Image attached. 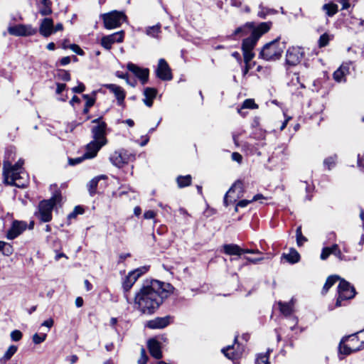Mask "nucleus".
I'll return each instance as SVG.
<instances>
[{"instance_id":"obj_1","label":"nucleus","mask_w":364,"mask_h":364,"mask_svg":"<svg viewBox=\"0 0 364 364\" xmlns=\"http://www.w3.org/2000/svg\"><path fill=\"white\" fill-rule=\"evenodd\" d=\"M174 289L169 283L152 279L146 281L135 292L131 304L134 309L143 314H154Z\"/></svg>"},{"instance_id":"obj_2","label":"nucleus","mask_w":364,"mask_h":364,"mask_svg":"<svg viewBox=\"0 0 364 364\" xmlns=\"http://www.w3.org/2000/svg\"><path fill=\"white\" fill-rule=\"evenodd\" d=\"M364 349V330L342 338L338 350L345 355Z\"/></svg>"},{"instance_id":"obj_3","label":"nucleus","mask_w":364,"mask_h":364,"mask_svg":"<svg viewBox=\"0 0 364 364\" xmlns=\"http://www.w3.org/2000/svg\"><path fill=\"white\" fill-rule=\"evenodd\" d=\"M3 176L4 183L10 186L24 188L28 183V176L24 171L9 170L8 164H4Z\"/></svg>"},{"instance_id":"obj_4","label":"nucleus","mask_w":364,"mask_h":364,"mask_svg":"<svg viewBox=\"0 0 364 364\" xmlns=\"http://www.w3.org/2000/svg\"><path fill=\"white\" fill-rule=\"evenodd\" d=\"M61 200V193L56 191L48 200H42L38 205V217L44 223L52 219V211L54 206Z\"/></svg>"},{"instance_id":"obj_5","label":"nucleus","mask_w":364,"mask_h":364,"mask_svg":"<svg viewBox=\"0 0 364 364\" xmlns=\"http://www.w3.org/2000/svg\"><path fill=\"white\" fill-rule=\"evenodd\" d=\"M284 48V43H280L279 38H276L263 46L259 57L265 60H275L281 57Z\"/></svg>"},{"instance_id":"obj_6","label":"nucleus","mask_w":364,"mask_h":364,"mask_svg":"<svg viewBox=\"0 0 364 364\" xmlns=\"http://www.w3.org/2000/svg\"><path fill=\"white\" fill-rule=\"evenodd\" d=\"M271 25L270 22H263L259 24L252 31L250 36L243 40L242 49L252 50L259 38L270 29Z\"/></svg>"},{"instance_id":"obj_7","label":"nucleus","mask_w":364,"mask_h":364,"mask_svg":"<svg viewBox=\"0 0 364 364\" xmlns=\"http://www.w3.org/2000/svg\"><path fill=\"white\" fill-rule=\"evenodd\" d=\"M147 271L146 267L137 268L131 271L124 279L122 282V289L124 291V298L128 304L132 303V300L129 298L127 292L130 291L133 285L137 279Z\"/></svg>"},{"instance_id":"obj_8","label":"nucleus","mask_w":364,"mask_h":364,"mask_svg":"<svg viewBox=\"0 0 364 364\" xmlns=\"http://www.w3.org/2000/svg\"><path fill=\"white\" fill-rule=\"evenodd\" d=\"M338 296L336 305V306H341L342 305V301L350 299L354 297L355 290L348 282L341 278L338 287Z\"/></svg>"},{"instance_id":"obj_9","label":"nucleus","mask_w":364,"mask_h":364,"mask_svg":"<svg viewBox=\"0 0 364 364\" xmlns=\"http://www.w3.org/2000/svg\"><path fill=\"white\" fill-rule=\"evenodd\" d=\"M92 122L95 124L91 128L92 140L105 145L107 143L106 138L107 124L101 118L93 119Z\"/></svg>"},{"instance_id":"obj_10","label":"nucleus","mask_w":364,"mask_h":364,"mask_svg":"<svg viewBox=\"0 0 364 364\" xmlns=\"http://www.w3.org/2000/svg\"><path fill=\"white\" fill-rule=\"evenodd\" d=\"M102 18L105 27L107 29H113L121 26L122 23L125 21L126 16L122 12L114 11L102 14Z\"/></svg>"},{"instance_id":"obj_11","label":"nucleus","mask_w":364,"mask_h":364,"mask_svg":"<svg viewBox=\"0 0 364 364\" xmlns=\"http://www.w3.org/2000/svg\"><path fill=\"white\" fill-rule=\"evenodd\" d=\"M243 183L242 181L237 180L226 193L223 200L224 205L228 206L230 203L236 202L237 199L243 196Z\"/></svg>"},{"instance_id":"obj_12","label":"nucleus","mask_w":364,"mask_h":364,"mask_svg":"<svg viewBox=\"0 0 364 364\" xmlns=\"http://www.w3.org/2000/svg\"><path fill=\"white\" fill-rule=\"evenodd\" d=\"M134 159L135 155L125 149L115 151L109 157L111 163L119 168L122 167L124 164L133 161Z\"/></svg>"},{"instance_id":"obj_13","label":"nucleus","mask_w":364,"mask_h":364,"mask_svg":"<svg viewBox=\"0 0 364 364\" xmlns=\"http://www.w3.org/2000/svg\"><path fill=\"white\" fill-rule=\"evenodd\" d=\"M304 56V52L301 47H291L286 53V64L289 66L298 65Z\"/></svg>"},{"instance_id":"obj_14","label":"nucleus","mask_w":364,"mask_h":364,"mask_svg":"<svg viewBox=\"0 0 364 364\" xmlns=\"http://www.w3.org/2000/svg\"><path fill=\"white\" fill-rule=\"evenodd\" d=\"M155 72L156 77L161 80L168 81L173 78L171 70L167 62L164 58L159 60L158 65Z\"/></svg>"},{"instance_id":"obj_15","label":"nucleus","mask_w":364,"mask_h":364,"mask_svg":"<svg viewBox=\"0 0 364 364\" xmlns=\"http://www.w3.org/2000/svg\"><path fill=\"white\" fill-rule=\"evenodd\" d=\"M9 33L16 36H32L36 33V29L31 26L19 24L17 26L9 27Z\"/></svg>"},{"instance_id":"obj_16","label":"nucleus","mask_w":364,"mask_h":364,"mask_svg":"<svg viewBox=\"0 0 364 364\" xmlns=\"http://www.w3.org/2000/svg\"><path fill=\"white\" fill-rule=\"evenodd\" d=\"M124 35V31H121L111 35L103 36L101 39V45L106 50H110L112 44L123 41Z\"/></svg>"},{"instance_id":"obj_17","label":"nucleus","mask_w":364,"mask_h":364,"mask_svg":"<svg viewBox=\"0 0 364 364\" xmlns=\"http://www.w3.org/2000/svg\"><path fill=\"white\" fill-rule=\"evenodd\" d=\"M127 69L141 80L142 85L148 82L149 75V70L148 68H141L132 63H129L127 64Z\"/></svg>"},{"instance_id":"obj_18","label":"nucleus","mask_w":364,"mask_h":364,"mask_svg":"<svg viewBox=\"0 0 364 364\" xmlns=\"http://www.w3.org/2000/svg\"><path fill=\"white\" fill-rule=\"evenodd\" d=\"M27 227L25 222L16 220L13 223L11 228L7 232V238L13 240L20 235Z\"/></svg>"},{"instance_id":"obj_19","label":"nucleus","mask_w":364,"mask_h":364,"mask_svg":"<svg viewBox=\"0 0 364 364\" xmlns=\"http://www.w3.org/2000/svg\"><path fill=\"white\" fill-rule=\"evenodd\" d=\"M104 146L105 144H102L97 141L92 140L86 146L85 152L84 153L85 157H87L88 159L95 157L98 151Z\"/></svg>"},{"instance_id":"obj_20","label":"nucleus","mask_w":364,"mask_h":364,"mask_svg":"<svg viewBox=\"0 0 364 364\" xmlns=\"http://www.w3.org/2000/svg\"><path fill=\"white\" fill-rule=\"evenodd\" d=\"M147 347L152 357L156 359L162 358L161 343L155 338H151L148 341Z\"/></svg>"},{"instance_id":"obj_21","label":"nucleus","mask_w":364,"mask_h":364,"mask_svg":"<svg viewBox=\"0 0 364 364\" xmlns=\"http://www.w3.org/2000/svg\"><path fill=\"white\" fill-rule=\"evenodd\" d=\"M39 33L44 37H48L53 33V21L50 18H45L42 20Z\"/></svg>"},{"instance_id":"obj_22","label":"nucleus","mask_w":364,"mask_h":364,"mask_svg":"<svg viewBox=\"0 0 364 364\" xmlns=\"http://www.w3.org/2000/svg\"><path fill=\"white\" fill-rule=\"evenodd\" d=\"M114 94L119 105H123L126 94L123 88L115 84H107L105 85Z\"/></svg>"},{"instance_id":"obj_23","label":"nucleus","mask_w":364,"mask_h":364,"mask_svg":"<svg viewBox=\"0 0 364 364\" xmlns=\"http://www.w3.org/2000/svg\"><path fill=\"white\" fill-rule=\"evenodd\" d=\"M171 317H157L147 323V327L151 329L164 328L170 323Z\"/></svg>"},{"instance_id":"obj_24","label":"nucleus","mask_w":364,"mask_h":364,"mask_svg":"<svg viewBox=\"0 0 364 364\" xmlns=\"http://www.w3.org/2000/svg\"><path fill=\"white\" fill-rule=\"evenodd\" d=\"M350 73L349 65L347 63L342 64L334 73L333 79L338 82H346V77Z\"/></svg>"},{"instance_id":"obj_25","label":"nucleus","mask_w":364,"mask_h":364,"mask_svg":"<svg viewBox=\"0 0 364 364\" xmlns=\"http://www.w3.org/2000/svg\"><path fill=\"white\" fill-rule=\"evenodd\" d=\"M157 95V90L152 87H146L144 90V99L143 100L144 103L149 107L153 105V100L156 98Z\"/></svg>"},{"instance_id":"obj_26","label":"nucleus","mask_w":364,"mask_h":364,"mask_svg":"<svg viewBox=\"0 0 364 364\" xmlns=\"http://www.w3.org/2000/svg\"><path fill=\"white\" fill-rule=\"evenodd\" d=\"M278 305L281 313L285 316H289L294 311V300L291 299L289 302L279 301Z\"/></svg>"},{"instance_id":"obj_27","label":"nucleus","mask_w":364,"mask_h":364,"mask_svg":"<svg viewBox=\"0 0 364 364\" xmlns=\"http://www.w3.org/2000/svg\"><path fill=\"white\" fill-rule=\"evenodd\" d=\"M223 252L226 255H241L243 252V249L237 245L235 244H228L224 245L223 247Z\"/></svg>"},{"instance_id":"obj_28","label":"nucleus","mask_w":364,"mask_h":364,"mask_svg":"<svg viewBox=\"0 0 364 364\" xmlns=\"http://www.w3.org/2000/svg\"><path fill=\"white\" fill-rule=\"evenodd\" d=\"M106 176L105 175H100L93 178L87 185V190L91 196H95L97 193V187L99 183V181L101 179H105Z\"/></svg>"},{"instance_id":"obj_29","label":"nucleus","mask_w":364,"mask_h":364,"mask_svg":"<svg viewBox=\"0 0 364 364\" xmlns=\"http://www.w3.org/2000/svg\"><path fill=\"white\" fill-rule=\"evenodd\" d=\"M254 26L252 23H247L245 25L238 27L233 33L234 36H245L247 35L250 32L252 33V31L254 29Z\"/></svg>"},{"instance_id":"obj_30","label":"nucleus","mask_w":364,"mask_h":364,"mask_svg":"<svg viewBox=\"0 0 364 364\" xmlns=\"http://www.w3.org/2000/svg\"><path fill=\"white\" fill-rule=\"evenodd\" d=\"M258 108L257 105L255 103L254 100L252 99H247L245 100L241 107L237 109L238 113L242 117L245 116V113L242 112L243 109H257Z\"/></svg>"},{"instance_id":"obj_31","label":"nucleus","mask_w":364,"mask_h":364,"mask_svg":"<svg viewBox=\"0 0 364 364\" xmlns=\"http://www.w3.org/2000/svg\"><path fill=\"white\" fill-rule=\"evenodd\" d=\"M18 350V347L14 345L10 346L2 358H0V362L1 363H5L8 360H9L12 356L16 353Z\"/></svg>"},{"instance_id":"obj_32","label":"nucleus","mask_w":364,"mask_h":364,"mask_svg":"<svg viewBox=\"0 0 364 364\" xmlns=\"http://www.w3.org/2000/svg\"><path fill=\"white\" fill-rule=\"evenodd\" d=\"M283 257L290 263L294 264L299 261L300 255L299 252L294 250L291 249L288 254H284Z\"/></svg>"},{"instance_id":"obj_33","label":"nucleus","mask_w":364,"mask_h":364,"mask_svg":"<svg viewBox=\"0 0 364 364\" xmlns=\"http://www.w3.org/2000/svg\"><path fill=\"white\" fill-rule=\"evenodd\" d=\"M192 177L191 175L179 176L176 178L178 186L180 188L188 186L191 183Z\"/></svg>"},{"instance_id":"obj_34","label":"nucleus","mask_w":364,"mask_h":364,"mask_svg":"<svg viewBox=\"0 0 364 364\" xmlns=\"http://www.w3.org/2000/svg\"><path fill=\"white\" fill-rule=\"evenodd\" d=\"M264 197L263 196V195L262 194H257L255 195L253 198L252 200H240L236 206H235V210L237 212V208L239 207L240 208H245L246 207L248 204H250V203H252V201H257V200H259L260 199H264Z\"/></svg>"},{"instance_id":"obj_35","label":"nucleus","mask_w":364,"mask_h":364,"mask_svg":"<svg viewBox=\"0 0 364 364\" xmlns=\"http://www.w3.org/2000/svg\"><path fill=\"white\" fill-rule=\"evenodd\" d=\"M322 9L328 16H333L338 12V5L333 3L326 4L323 6Z\"/></svg>"},{"instance_id":"obj_36","label":"nucleus","mask_w":364,"mask_h":364,"mask_svg":"<svg viewBox=\"0 0 364 364\" xmlns=\"http://www.w3.org/2000/svg\"><path fill=\"white\" fill-rule=\"evenodd\" d=\"M341 279L340 277L337 276V275H331V276H329L327 279H326V282L323 286V293H326L328 291V290L336 283L338 281H339Z\"/></svg>"},{"instance_id":"obj_37","label":"nucleus","mask_w":364,"mask_h":364,"mask_svg":"<svg viewBox=\"0 0 364 364\" xmlns=\"http://www.w3.org/2000/svg\"><path fill=\"white\" fill-rule=\"evenodd\" d=\"M234 346H228L226 348L222 349V352L224 353L225 356L229 359L233 360L236 358L238 355L233 350Z\"/></svg>"},{"instance_id":"obj_38","label":"nucleus","mask_w":364,"mask_h":364,"mask_svg":"<svg viewBox=\"0 0 364 364\" xmlns=\"http://www.w3.org/2000/svg\"><path fill=\"white\" fill-rule=\"evenodd\" d=\"M161 31V25L157 24L153 26H149L146 28V33L148 36L154 38H157Z\"/></svg>"},{"instance_id":"obj_39","label":"nucleus","mask_w":364,"mask_h":364,"mask_svg":"<svg viewBox=\"0 0 364 364\" xmlns=\"http://www.w3.org/2000/svg\"><path fill=\"white\" fill-rule=\"evenodd\" d=\"M259 11L257 15L262 18H265L267 15L277 14L275 10L265 8L262 5H259Z\"/></svg>"},{"instance_id":"obj_40","label":"nucleus","mask_w":364,"mask_h":364,"mask_svg":"<svg viewBox=\"0 0 364 364\" xmlns=\"http://www.w3.org/2000/svg\"><path fill=\"white\" fill-rule=\"evenodd\" d=\"M56 77L58 79L68 82L70 80V74L68 71L63 69H59L57 70Z\"/></svg>"},{"instance_id":"obj_41","label":"nucleus","mask_w":364,"mask_h":364,"mask_svg":"<svg viewBox=\"0 0 364 364\" xmlns=\"http://www.w3.org/2000/svg\"><path fill=\"white\" fill-rule=\"evenodd\" d=\"M336 161H337V156L336 155L331 156L326 158L323 161V165L328 170H331L332 168H333L336 166Z\"/></svg>"},{"instance_id":"obj_42","label":"nucleus","mask_w":364,"mask_h":364,"mask_svg":"<svg viewBox=\"0 0 364 364\" xmlns=\"http://www.w3.org/2000/svg\"><path fill=\"white\" fill-rule=\"evenodd\" d=\"M23 163H24L23 160L19 159L14 165H12L9 162H4V164H8L9 170L20 171H23L22 168Z\"/></svg>"},{"instance_id":"obj_43","label":"nucleus","mask_w":364,"mask_h":364,"mask_svg":"<svg viewBox=\"0 0 364 364\" xmlns=\"http://www.w3.org/2000/svg\"><path fill=\"white\" fill-rule=\"evenodd\" d=\"M272 350L269 349L265 354H259L256 358V364H269V354Z\"/></svg>"},{"instance_id":"obj_44","label":"nucleus","mask_w":364,"mask_h":364,"mask_svg":"<svg viewBox=\"0 0 364 364\" xmlns=\"http://www.w3.org/2000/svg\"><path fill=\"white\" fill-rule=\"evenodd\" d=\"M332 255L336 256L340 261L346 260V257L342 254L337 244L332 245Z\"/></svg>"},{"instance_id":"obj_45","label":"nucleus","mask_w":364,"mask_h":364,"mask_svg":"<svg viewBox=\"0 0 364 364\" xmlns=\"http://www.w3.org/2000/svg\"><path fill=\"white\" fill-rule=\"evenodd\" d=\"M296 243L298 246H301L303 244L306 242V238L302 235L301 232V227L299 226L296 228Z\"/></svg>"},{"instance_id":"obj_46","label":"nucleus","mask_w":364,"mask_h":364,"mask_svg":"<svg viewBox=\"0 0 364 364\" xmlns=\"http://www.w3.org/2000/svg\"><path fill=\"white\" fill-rule=\"evenodd\" d=\"M331 39V36L327 33L321 35L318 39V46L320 48L326 46L328 44Z\"/></svg>"},{"instance_id":"obj_47","label":"nucleus","mask_w":364,"mask_h":364,"mask_svg":"<svg viewBox=\"0 0 364 364\" xmlns=\"http://www.w3.org/2000/svg\"><path fill=\"white\" fill-rule=\"evenodd\" d=\"M242 51H243V56H244L245 63V64L250 63V62L252 60V59L255 56V54L252 52V50L242 49Z\"/></svg>"},{"instance_id":"obj_48","label":"nucleus","mask_w":364,"mask_h":364,"mask_svg":"<svg viewBox=\"0 0 364 364\" xmlns=\"http://www.w3.org/2000/svg\"><path fill=\"white\" fill-rule=\"evenodd\" d=\"M43 4V8L40 9V14L43 16H47L52 13V10L50 8V3L46 2V3H42Z\"/></svg>"},{"instance_id":"obj_49","label":"nucleus","mask_w":364,"mask_h":364,"mask_svg":"<svg viewBox=\"0 0 364 364\" xmlns=\"http://www.w3.org/2000/svg\"><path fill=\"white\" fill-rule=\"evenodd\" d=\"M46 336H47L46 333H41V334L35 333L33 336V342L35 344H40L46 340Z\"/></svg>"},{"instance_id":"obj_50","label":"nucleus","mask_w":364,"mask_h":364,"mask_svg":"<svg viewBox=\"0 0 364 364\" xmlns=\"http://www.w3.org/2000/svg\"><path fill=\"white\" fill-rule=\"evenodd\" d=\"M331 254H332V246L331 247H325L322 249L320 258L322 260H326Z\"/></svg>"},{"instance_id":"obj_51","label":"nucleus","mask_w":364,"mask_h":364,"mask_svg":"<svg viewBox=\"0 0 364 364\" xmlns=\"http://www.w3.org/2000/svg\"><path fill=\"white\" fill-rule=\"evenodd\" d=\"M84 213V209L81 206H76L73 211L70 213L68 218V219L75 218L77 215L82 214Z\"/></svg>"},{"instance_id":"obj_52","label":"nucleus","mask_w":364,"mask_h":364,"mask_svg":"<svg viewBox=\"0 0 364 364\" xmlns=\"http://www.w3.org/2000/svg\"><path fill=\"white\" fill-rule=\"evenodd\" d=\"M10 336L13 341L17 342L22 338L23 334L19 330H14L11 332Z\"/></svg>"},{"instance_id":"obj_53","label":"nucleus","mask_w":364,"mask_h":364,"mask_svg":"<svg viewBox=\"0 0 364 364\" xmlns=\"http://www.w3.org/2000/svg\"><path fill=\"white\" fill-rule=\"evenodd\" d=\"M87 159V157H85V154L80 157L74 158V159H69L68 163L70 166H75L80 163H81L83 160Z\"/></svg>"},{"instance_id":"obj_54","label":"nucleus","mask_w":364,"mask_h":364,"mask_svg":"<svg viewBox=\"0 0 364 364\" xmlns=\"http://www.w3.org/2000/svg\"><path fill=\"white\" fill-rule=\"evenodd\" d=\"M148 360V357L146 354L145 349L144 348H141V357L138 360V364H146Z\"/></svg>"},{"instance_id":"obj_55","label":"nucleus","mask_w":364,"mask_h":364,"mask_svg":"<svg viewBox=\"0 0 364 364\" xmlns=\"http://www.w3.org/2000/svg\"><path fill=\"white\" fill-rule=\"evenodd\" d=\"M69 48L79 55H84V51L80 48V47L79 46H77L76 44H70Z\"/></svg>"},{"instance_id":"obj_56","label":"nucleus","mask_w":364,"mask_h":364,"mask_svg":"<svg viewBox=\"0 0 364 364\" xmlns=\"http://www.w3.org/2000/svg\"><path fill=\"white\" fill-rule=\"evenodd\" d=\"M85 90V86L82 82H79L78 85L72 88L74 93H81Z\"/></svg>"},{"instance_id":"obj_57","label":"nucleus","mask_w":364,"mask_h":364,"mask_svg":"<svg viewBox=\"0 0 364 364\" xmlns=\"http://www.w3.org/2000/svg\"><path fill=\"white\" fill-rule=\"evenodd\" d=\"M95 102V100H89L86 101L85 107L83 109V113L87 114L89 112L90 108L94 105Z\"/></svg>"},{"instance_id":"obj_58","label":"nucleus","mask_w":364,"mask_h":364,"mask_svg":"<svg viewBox=\"0 0 364 364\" xmlns=\"http://www.w3.org/2000/svg\"><path fill=\"white\" fill-rule=\"evenodd\" d=\"M232 159L237 161L238 164H241L242 161V156L238 152H233L232 154Z\"/></svg>"},{"instance_id":"obj_59","label":"nucleus","mask_w":364,"mask_h":364,"mask_svg":"<svg viewBox=\"0 0 364 364\" xmlns=\"http://www.w3.org/2000/svg\"><path fill=\"white\" fill-rule=\"evenodd\" d=\"M56 94L60 95L63 90H65L67 87V85L64 83H56Z\"/></svg>"},{"instance_id":"obj_60","label":"nucleus","mask_w":364,"mask_h":364,"mask_svg":"<svg viewBox=\"0 0 364 364\" xmlns=\"http://www.w3.org/2000/svg\"><path fill=\"white\" fill-rule=\"evenodd\" d=\"M156 213L153 210H147L144 213V217L145 219H152L155 217Z\"/></svg>"},{"instance_id":"obj_61","label":"nucleus","mask_w":364,"mask_h":364,"mask_svg":"<svg viewBox=\"0 0 364 364\" xmlns=\"http://www.w3.org/2000/svg\"><path fill=\"white\" fill-rule=\"evenodd\" d=\"M245 259L250 263H252V264H257L261 261L263 260V257H259V258H251V257H245Z\"/></svg>"},{"instance_id":"obj_62","label":"nucleus","mask_w":364,"mask_h":364,"mask_svg":"<svg viewBox=\"0 0 364 364\" xmlns=\"http://www.w3.org/2000/svg\"><path fill=\"white\" fill-rule=\"evenodd\" d=\"M70 63V58L69 56L63 57L60 60L61 65L65 66Z\"/></svg>"},{"instance_id":"obj_63","label":"nucleus","mask_w":364,"mask_h":364,"mask_svg":"<svg viewBox=\"0 0 364 364\" xmlns=\"http://www.w3.org/2000/svg\"><path fill=\"white\" fill-rule=\"evenodd\" d=\"M53 325V320L52 318H49L48 320H46L42 323V326H46L47 328H50Z\"/></svg>"},{"instance_id":"obj_64","label":"nucleus","mask_w":364,"mask_h":364,"mask_svg":"<svg viewBox=\"0 0 364 364\" xmlns=\"http://www.w3.org/2000/svg\"><path fill=\"white\" fill-rule=\"evenodd\" d=\"M358 166L364 171V154L362 156V157L358 156Z\"/></svg>"}]
</instances>
